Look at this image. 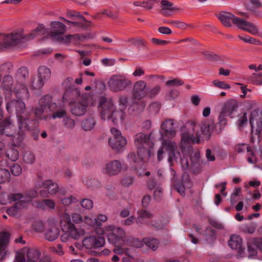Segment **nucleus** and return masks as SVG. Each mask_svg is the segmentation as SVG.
I'll return each instance as SVG.
<instances>
[{"label": "nucleus", "instance_id": "obj_1", "mask_svg": "<svg viewBox=\"0 0 262 262\" xmlns=\"http://www.w3.org/2000/svg\"><path fill=\"white\" fill-rule=\"evenodd\" d=\"M127 99H120L119 110H116L112 99H100L99 110L102 119L111 120L114 124L122 123L125 117L124 110L127 106Z\"/></svg>", "mask_w": 262, "mask_h": 262}, {"label": "nucleus", "instance_id": "obj_2", "mask_svg": "<svg viewBox=\"0 0 262 262\" xmlns=\"http://www.w3.org/2000/svg\"><path fill=\"white\" fill-rule=\"evenodd\" d=\"M241 113L238 115L237 124L239 127H243L248 122L247 114L250 113L249 119L251 132L256 135L262 130V112L256 105L246 103L239 105Z\"/></svg>", "mask_w": 262, "mask_h": 262}, {"label": "nucleus", "instance_id": "obj_3", "mask_svg": "<svg viewBox=\"0 0 262 262\" xmlns=\"http://www.w3.org/2000/svg\"><path fill=\"white\" fill-rule=\"evenodd\" d=\"M208 126L205 123L199 124L193 121L186 122L181 128V142L183 144L199 143L202 135L208 132Z\"/></svg>", "mask_w": 262, "mask_h": 262}, {"label": "nucleus", "instance_id": "obj_4", "mask_svg": "<svg viewBox=\"0 0 262 262\" xmlns=\"http://www.w3.org/2000/svg\"><path fill=\"white\" fill-rule=\"evenodd\" d=\"M46 32V29L43 25L40 24L31 33L26 35H24L21 32L8 34L5 35L3 41L0 42V50H3L9 47L16 46L20 42L32 39L38 35L45 34Z\"/></svg>", "mask_w": 262, "mask_h": 262}, {"label": "nucleus", "instance_id": "obj_5", "mask_svg": "<svg viewBox=\"0 0 262 262\" xmlns=\"http://www.w3.org/2000/svg\"><path fill=\"white\" fill-rule=\"evenodd\" d=\"M221 23L227 27L231 26V21L239 29L248 32L253 35L259 33L257 27L253 23L235 16L228 12H221L217 15Z\"/></svg>", "mask_w": 262, "mask_h": 262}, {"label": "nucleus", "instance_id": "obj_6", "mask_svg": "<svg viewBox=\"0 0 262 262\" xmlns=\"http://www.w3.org/2000/svg\"><path fill=\"white\" fill-rule=\"evenodd\" d=\"M97 233L98 234L105 236L110 243L116 246H123L126 244L125 231L120 227L110 225L103 228L97 229Z\"/></svg>", "mask_w": 262, "mask_h": 262}, {"label": "nucleus", "instance_id": "obj_7", "mask_svg": "<svg viewBox=\"0 0 262 262\" xmlns=\"http://www.w3.org/2000/svg\"><path fill=\"white\" fill-rule=\"evenodd\" d=\"M162 143L159 148L157 152V160L159 162L162 161L164 157L165 152H166L168 156V162L170 164L176 162L180 157V152L178 150L177 146L173 141L165 140L162 136L161 137Z\"/></svg>", "mask_w": 262, "mask_h": 262}, {"label": "nucleus", "instance_id": "obj_8", "mask_svg": "<svg viewBox=\"0 0 262 262\" xmlns=\"http://www.w3.org/2000/svg\"><path fill=\"white\" fill-rule=\"evenodd\" d=\"M135 144L137 148L139 159L143 162H147L152 154L153 144L149 137L143 133H139L136 136Z\"/></svg>", "mask_w": 262, "mask_h": 262}, {"label": "nucleus", "instance_id": "obj_9", "mask_svg": "<svg viewBox=\"0 0 262 262\" xmlns=\"http://www.w3.org/2000/svg\"><path fill=\"white\" fill-rule=\"evenodd\" d=\"M21 124L18 130L14 121L10 117L3 120L0 123V135L11 137L13 142L18 144L23 138V132L20 130V128L23 127V123Z\"/></svg>", "mask_w": 262, "mask_h": 262}, {"label": "nucleus", "instance_id": "obj_10", "mask_svg": "<svg viewBox=\"0 0 262 262\" xmlns=\"http://www.w3.org/2000/svg\"><path fill=\"white\" fill-rule=\"evenodd\" d=\"M60 225L63 232H68L71 238L77 239L84 234L83 230L77 229L71 222V217L67 212H63L59 216Z\"/></svg>", "mask_w": 262, "mask_h": 262}, {"label": "nucleus", "instance_id": "obj_11", "mask_svg": "<svg viewBox=\"0 0 262 262\" xmlns=\"http://www.w3.org/2000/svg\"><path fill=\"white\" fill-rule=\"evenodd\" d=\"M130 84L131 81L125 75L120 74L112 76L108 81L110 89L115 92L122 91Z\"/></svg>", "mask_w": 262, "mask_h": 262}, {"label": "nucleus", "instance_id": "obj_12", "mask_svg": "<svg viewBox=\"0 0 262 262\" xmlns=\"http://www.w3.org/2000/svg\"><path fill=\"white\" fill-rule=\"evenodd\" d=\"M35 187L37 188H42L39 191V194L41 197L48 198L49 195H54L59 191V186L56 182L51 179H48L44 182H37Z\"/></svg>", "mask_w": 262, "mask_h": 262}, {"label": "nucleus", "instance_id": "obj_13", "mask_svg": "<svg viewBox=\"0 0 262 262\" xmlns=\"http://www.w3.org/2000/svg\"><path fill=\"white\" fill-rule=\"evenodd\" d=\"M39 257L37 250L25 247L16 254V259L18 262H36Z\"/></svg>", "mask_w": 262, "mask_h": 262}, {"label": "nucleus", "instance_id": "obj_14", "mask_svg": "<svg viewBox=\"0 0 262 262\" xmlns=\"http://www.w3.org/2000/svg\"><path fill=\"white\" fill-rule=\"evenodd\" d=\"M238 106L239 105L235 99L227 101L222 106L221 115L219 116L220 123L226 124V120L224 118L225 116L233 118V114L237 111Z\"/></svg>", "mask_w": 262, "mask_h": 262}, {"label": "nucleus", "instance_id": "obj_15", "mask_svg": "<svg viewBox=\"0 0 262 262\" xmlns=\"http://www.w3.org/2000/svg\"><path fill=\"white\" fill-rule=\"evenodd\" d=\"M70 104L72 114L80 116L85 114L88 106L93 105V99H77V101L71 102Z\"/></svg>", "mask_w": 262, "mask_h": 262}, {"label": "nucleus", "instance_id": "obj_16", "mask_svg": "<svg viewBox=\"0 0 262 262\" xmlns=\"http://www.w3.org/2000/svg\"><path fill=\"white\" fill-rule=\"evenodd\" d=\"M111 132L113 137L109 140L110 145L114 150L121 149L126 144V139L122 137L120 132L115 128H112Z\"/></svg>", "mask_w": 262, "mask_h": 262}, {"label": "nucleus", "instance_id": "obj_17", "mask_svg": "<svg viewBox=\"0 0 262 262\" xmlns=\"http://www.w3.org/2000/svg\"><path fill=\"white\" fill-rule=\"evenodd\" d=\"M122 169V166L121 162L115 160L105 163L102 169V171L104 174L112 177L119 174Z\"/></svg>", "mask_w": 262, "mask_h": 262}, {"label": "nucleus", "instance_id": "obj_18", "mask_svg": "<svg viewBox=\"0 0 262 262\" xmlns=\"http://www.w3.org/2000/svg\"><path fill=\"white\" fill-rule=\"evenodd\" d=\"M13 78L10 75L4 77L2 86L0 89V98H10L13 93Z\"/></svg>", "mask_w": 262, "mask_h": 262}, {"label": "nucleus", "instance_id": "obj_19", "mask_svg": "<svg viewBox=\"0 0 262 262\" xmlns=\"http://www.w3.org/2000/svg\"><path fill=\"white\" fill-rule=\"evenodd\" d=\"M104 244V238L99 236L91 235L85 238L83 241V245L89 249L102 247Z\"/></svg>", "mask_w": 262, "mask_h": 262}, {"label": "nucleus", "instance_id": "obj_20", "mask_svg": "<svg viewBox=\"0 0 262 262\" xmlns=\"http://www.w3.org/2000/svg\"><path fill=\"white\" fill-rule=\"evenodd\" d=\"M13 202H22L26 204L25 195L20 193H10L7 195L5 193L0 192V203L3 205Z\"/></svg>", "mask_w": 262, "mask_h": 262}, {"label": "nucleus", "instance_id": "obj_21", "mask_svg": "<svg viewBox=\"0 0 262 262\" xmlns=\"http://www.w3.org/2000/svg\"><path fill=\"white\" fill-rule=\"evenodd\" d=\"M146 83L143 80L136 82L133 86V98H144L147 97Z\"/></svg>", "mask_w": 262, "mask_h": 262}, {"label": "nucleus", "instance_id": "obj_22", "mask_svg": "<svg viewBox=\"0 0 262 262\" xmlns=\"http://www.w3.org/2000/svg\"><path fill=\"white\" fill-rule=\"evenodd\" d=\"M9 242V234L4 232L0 234V262L3 261L7 253V248Z\"/></svg>", "mask_w": 262, "mask_h": 262}, {"label": "nucleus", "instance_id": "obj_23", "mask_svg": "<svg viewBox=\"0 0 262 262\" xmlns=\"http://www.w3.org/2000/svg\"><path fill=\"white\" fill-rule=\"evenodd\" d=\"M161 128L164 132V135L168 138H172L176 134L173 120L168 119L165 120L161 124Z\"/></svg>", "mask_w": 262, "mask_h": 262}, {"label": "nucleus", "instance_id": "obj_24", "mask_svg": "<svg viewBox=\"0 0 262 262\" xmlns=\"http://www.w3.org/2000/svg\"><path fill=\"white\" fill-rule=\"evenodd\" d=\"M51 26L53 28L56 29V30L50 33V35L53 37L59 38L66 31V26L60 21H52L51 23Z\"/></svg>", "mask_w": 262, "mask_h": 262}, {"label": "nucleus", "instance_id": "obj_25", "mask_svg": "<svg viewBox=\"0 0 262 262\" xmlns=\"http://www.w3.org/2000/svg\"><path fill=\"white\" fill-rule=\"evenodd\" d=\"M161 5V13L166 16H169L173 14V11L179 10V8L173 7V4L167 0H162Z\"/></svg>", "mask_w": 262, "mask_h": 262}, {"label": "nucleus", "instance_id": "obj_26", "mask_svg": "<svg viewBox=\"0 0 262 262\" xmlns=\"http://www.w3.org/2000/svg\"><path fill=\"white\" fill-rule=\"evenodd\" d=\"M13 93L17 98H28L30 96L28 89L23 83H17Z\"/></svg>", "mask_w": 262, "mask_h": 262}, {"label": "nucleus", "instance_id": "obj_27", "mask_svg": "<svg viewBox=\"0 0 262 262\" xmlns=\"http://www.w3.org/2000/svg\"><path fill=\"white\" fill-rule=\"evenodd\" d=\"M27 207L26 204L22 202H16L14 205L8 208L7 213L12 216H16L20 214L21 211Z\"/></svg>", "mask_w": 262, "mask_h": 262}, {"label": "nucleus", "instance_id": "obj_28", "mask_svg": "<svg viewBox=\"0 0 262 262\" xmlns=\"http://www.w3.org/2000/svg\"><path fill=\"white\" fill-rule=\"evenodd\" d=\"M81 96L79 90L74 85L67 88L62 98H78Z\"/></svg>", "mask_w": 262, "mask_h": 262}, {"label": "nucleus", "instance_id": "obj_29", "mask_svg": "<svg viewBox=\"0 0 262 262\" xmlns=\"http://www.w3.org/2000/svg\"><path fill=\"white\" fill-rule=\"evenodd\" d=\"M152 214L150 212L145 210H140L137 211V218L136 220V224L139 226H142L144 223V220L146 219H150L152 217Z\"/></svg>", "mask_w": 262, "mask_h": 262}, {"label": "nucleus", "instance_id": "obj_30", "mask_svg": "<svg viewBox=\"0 0 262 262\" xmlns=\"http://www.w3.org/2000/svg\"><path fill=\"white\" fill-rule=\"evenodd\" d=\"M59 235V229L56 227L52 226L47 230L45 233V238L50 242H52L56 240Z\"/></svg>", "mask_w": 262, "mask_h": 262}, {"label": "nucleus", "instance_id": "obj_31", "mask_svg": "<svg viewBox=\"0 0 262 262\" xmlns=\"http://www.w3.org/2000/svg\"><path fill=\"white\" fill-rule=\"evenodd\" d=\"M228 245L232 249H238L239 251H241L242 239L238 235H233L231 236L230 239L228 242Z\"/></svg>", "mask_w": 262, "mask_h": 262}, {"label": "nucleus", "instance_id": "obj_32", "mask_svg": "<svg viewBox=\"0 0 262 262\" xmlns=\"http://www.w3.org/2000/svg\"><path fill=\"white\" fill-rule=\"evenodd\" d=\"M124 41L128 46H136L141 47H145L147 45V42L140 37H131L125 39Z\"/></svg>", "mask_w": 262, "mask_h": 262}, {"label": "nucleus", "instance_id": "obj_33", "mask_svg": "<svg viewBox=\"0 0 262 262\" xmlns=\"http://www.w3.org/2000/svg\"><path fill=\"white\" fill-rule=\"evenodd\" d=\"M29 75L27 68L25 67L20 68L17 71L15 75L16 81L19 83L24 82Z\"/></svg>", "mask_w": 262, "mask_h": 262}, {"label": "nucleus", "instance_id": "obj_34", "mask_svg": "<svg viewBox=\"0 0 262 262\" xmlns=\"http://www.w3.org/2000/svg\"><path fill=\"white\" fill-rule=\"evenodd\" d=\"M105 89L106 86L103 82H98L92 90L93 94L99 97V98H106L105 96L102 95Z\"/></svg>", "mask_w": 262, "mask_h": 262}, {"label": "nucleus", "instance_id": "obj_35", "mask_svg": "<svg viewBox=\"0 0 262 262\" xmlns=\"http://www.w3.org/2000/svg\"><path fill=\"white\" fill-rule=\"evenodd\" d=\"M143 244L153 251H156L159 245V242L156 238L147 237L143 239Z\"/></svg>", "mask_w": 262, "mask_h": 262}, {"label": "nucleus", "instance_id": "obj_36", "mask_svg": "<svg viewBox=\"0 0 262 262\" xmlns=\"http://www.w3.org/2000/svg\"><path fill=\"white\" fill-rule=\"evenodd\" d=\"M51 75V70L45 66H41L38 70V76L43 80H48Z\"/></svg>", "mask_w": 262, "mask_h": 262}, {"label": "nucleus", "instance_id": "obj_37", "mask_svg": "<svg viewBox=\"0 0 262 262\" xmlns=\"http://www.w3.org/2000/svg\"><path fill=\"white\" fill-rule=\"evenodd\" d=\"M9 107H14L17 112L20 113L25 107V104L20 99L14 100L9 105H7V108L8 110Z\"/></svg>", "mask_w": 262, "mask_h": 262}, {"label": "nucleus", "instance_id": "obj_38", "mask_svg": "<svg viewBox=\"0 0 262 262\" xmlns=\"http://www.w3.org/2000/svg\"><path fill=\"white\" fill-rule=\"evenodd\" d=\"M202 54L206 59L211 61H223L220 56L210 51H204L202 52Z\"/></svg>", "mask_w": 262, "mask_h": 262}, {"label": "nucleus", "instance_id": "obj_39", "mask_svg": "<svg viewBox=\"0 0 262 262\" xmlns=\"http://www.w3.org/2000/svg\"><path fill=\"white\" fill-rule=\"evenodd\" d=\"M126 243L129 246L135 248H141L143 246V241H141L138 238L133 237H126Z\"/></svg>", "mask_w": 262, "mask_h": 262}, {"label": "nucleus", "instance_id": "obj_40", "mask_svg": "<svg viewBox=\"0 0 262 262\" xmlns=\"http://www.w3.org/2000/svg\"><path fill=\"white\" fill-rule=\"evenodd\" d=\"M161 90V86L157 85L155 86L147 88V97L154 98L157 96Z\"/></svg>", "mask_w": 262, "mask_h": 262}, {"label": "nucleus", "instance_id": "obj_41", "mask_svg": "<svg viewBox=\"0 0 262 262\" xmlns=\"http://www.w3.org/2000/svg\"><path fill=\"white\" fill-rule=\"evenodd\" d=\"M83 222H84L85 224L90 226L100 227L102 225V223L97 221V219L93 218L92 217L89 215L84 216V219H83Z\"/></svg>", "mask_w": 262, "mask_h": 262}, {"label": "nucleus", "instance_id": "obj_42", "mask_svg": "<svg viewBox=\"0 0 262 262\" xmlns=\"http://www.w3.org/2000/svg\"><path fill=\"white\" fill-rule=\"evenodd\" d=\"M35 161L33 153L30 151H26L23 155V161L26 164H32Z\"/></svg>", "mask_w": 262, "mask_h": 262}, {"label": "nucleus", "instance_id": "obj_43", "mask_svg": "<svg viewBox=\"0 0 262 262\" xmlns=\"http://www.w3.org/2000/svg\"><path fill=\"white\" fill-rule=\"evenodd\" d=\"M184 81L179 78H172L165 82V86L167 87H174L183 85Z\"/></svg>", "mask_w": 262, "mask_h": 262}, {"label": "nucleus", "instance_id": "obj_44", "mask_svg": "<svg viewBox=\"0 0 262 262\" xmlns=\"http://www.w3.org/2000/svg\"><path fill=\"white\" fill-rule=\"evenodd\" d=\"M199 155L195 154L194 156L191 158V168L194 172H197L200 169V164L199 162Z\"/></svg>", "mask_w": 262, "mask_h": 262}, {"label": "nucleus", "instance_id": "obj_45", "mask_svg": "<svg viewBox=\"0 0 262 262\" xmlns=\"http://www.w3.org/2000/svg\"><path fill=\"white\" fill-rule=\"evenodd\" d=\"M6 155L12 161H16L19 157L18 151L14 148L8 149L6 151Z\"/></svg>", "mask_w": 262, "mask_h": 262}, {"label": "nucleus", "instance_id": "obj_46", "mask_svg": "<svg viewBox=\"0 0 262 262\" xmlns=\"http://www.w3.org/2000/svg\"><path fill=\"white\" fill-rule=\"evenodd\" d=\"M95 124V121L93 118H89L84 120L82 123V128L86 131L91 130Z\"/></svg>", "mask_w": 262, "mask_h": 262}, {"label": "nucleus", "instance_id": "obj_47", "mask_svg": "<svg viewBox=\"0 0 262 262\" xmlns=\"http://www.w3.org/2000/svg\"><path fill=\"white\" fill-rule=\"evenodd\" d=\"M43 80L41 78L37 76V77L33 78L32 80L31 86L34 90H39L43 85Z\"/></svg>", "mask_w": 262, "mask_h": 262}, {"label": "nucleus", "instance_id": "obj_48", "mask_svg": "<svg viewBox=\"0 0 262 262\" xmlns=\"http://www.w3.org/2000/svg\"><path fill=\"white\" fill-rule=\"evenodd\" d=\"M38 194H39V192L38 193L37 190L35 189L30 190L27 193L24 195L25 197L26 204L27 205L28 203L31 202L33 199L37 197Z\"/></svg>", "mask_w": 262, "mask_h": 262}, {"label": "nucleus", "instance_id": "obj_49", "mask_svg": "<svg viewBox=\"0 0 262 262\" xmlns=\"http://www.w3.org/2000/svg\"><path fill=\"white\" fill-rule=\"evenodd\" d=\"M83 182L87 185L88 187L92 188H97L99 187L100 183L99 181L93 179H87L83 181Z\"/></svg>", "mask_w": 262, "mask_h": 262}, {"label": "nucleus", "instance_id": "obj_50", "mask_svg": "<svg viewBox=\"0 0 262 262\" xmlns=\"http://www.w3.org/2000/svg\"><path fill=\"white\" fill-rule=\"evenodd\" d=\"M63 125L66 128L72 130L75 126V122L72 118L69 117H66L63 119Z\"/></svg>", "mask_w": 262, "mask_h": 262}, {"label": "nucleus", "instance_id": "obj_51", "mask_svg": "<svg viewBox=\"0 0 262 262\" xmlns=\"http://www.w3.org/2000/svg\"><path fill=\"white\" fill-rule=\"evenodd\" d=\"M60 201L62 204L64 206H69L72 204L77 202V199L74 196L71 195L68 197L61 198Z\"/></svg>", "mask_w": 262, "mask_h": 262}, {"label": "nucleus", "instance_id": "obj_52", "mask_svg": "<svg viewBox=\"0 0 262 262\" xmlns=\"http://www.w3.org/2000/svg\"><path fill=\"white\" fill-rule=\"evenodd\" d=\"M134 177L132 176H125L121 180V184L125 187H129L133 184Z\"/></svg>", "mask_w": 262, "mask_h": 262}, {"label": "nucleus", "instance_id": "obj_53", "mask_svg": "<svg viewBox=\"0 0 262 262\" xmlns=\"http://www.w3.org/2000/svg\"><path fill=\"white\" fill-rule=\"evenodd\" d=\"M164 23L172 24L175 26L177 28L182 29H186L188 26L187 24L184 22L177 20H167L165 21Z\"/></svg>", "mask_w": 262, "mask_h": 262}, {"label": "nucleus", "instance_id": "obj_54", "mask_svg": "<svg viewBox=\"0 0 262 262\" xmlns=\"http://www.w3.org/2000/svg\"><path fill=\"white\" fill-rule=\"evenodd\" d=\"M235 150L238 153H242L246 150L247 152H250L251 149L249 145L246 144H238L235 146Z\"/></svg>", "mask_w": 262, "mask_h": 262}, {"label": "nucleus", "instance_id": "obj_55", "mask_svg": "<svg viewBox=\"0 0 262 262\" xmlns=\"http://www.w3.org/2000/svg\"><path fill=\"white\" fill-rule=\"evenodd\" d=\"M238 37L241 40H243L244 42L246 43H249L253 45H259L260 43L259 40L249 37L248 36L245 37L239 36Z\"/></svg>", "mask_w": 262, "mask_h": 262}, {"label": "nucleus", "instance_id": "obj_56", "mask_svg": "<svg viewBox=\"0 0 262 262\" xmlns=\"http://www.w3.org/2000/svg\"><path fill=\"white\" fill-rule=\"evenodd\" d=\"M241 192V188H235L231 195L230 202L232 204H234L237 201V197L239 195Z\"/></svg>", "mask_w": 262, "mask_h": 262}, {"label": "nucleus", "instance_id": "obj_57", "mask_svg": "<svg viewBox=\"0 0 262 262\" xmlns=\"http://www.w3.org/2000/svg\"><path fill=\"white\" fill-rule=\"evenodd\" d=\"M13 65L11 62H6L0 66V71L3 73H10L12 71Z\"/></svg>", "mask_w": 262, "mask_h": 262}, {"label": "nucleus", "instance_id": "obj_58", "mask_svg": "<svg viewBox=\"0 0 262 262\" xmlns=\"http://www.w3.org/2000/svg\"><path fill=\"white\" fill-rule=\"evenodd\" d=\"M213 85L217 88L225 89H228L230 88L229 84L225 81H221L218 80H213L212 82Z\"/></svg>", "mask_w": 262, "mask_h": 262}, {"label": "nucleus", "instance_id": "obj_59", "mask_svg": "<svg viewBox=\"0 0 262 262\" xmlns=\"http://www.w3.org/2000/svg\"><path fill=\"white\" fill-rule=\"evenodd\" d=\"M11 171L13 175L18 176L22 172V168L18 164H14L12 166Z\"/></svg>", "mask_w": 262, "mask_h": 262}, {"label": "nucleus", "instance_id": "obj_60", "mask_svg": "<svg viewBox=\"0 0 262 262\" xmlns=\"http://www.w3.org/2000/svg\"><path fill=\"white\" fill-rule=\"evenodd\" d=\"M243 232L247 233H253L255 230V227L253 224H246L242 227Z\"/></svg>", "mask_w": 262, "mask_h": 262}, {"label": "nucleus", "instance_id": "obj_61", "mask_svg": "<svg viewBox=\"0 0 262 262\" xmlns=\"http://www.w3.org/2000/svg\"><path fill=\"white\" fill-rule=\"evenodd\" d=\"M50 249L52 252L58 254L59 256H61L64 254V251L62 249V246L60 244H57L55 246L51 247Z\"/></svg>", "mask_w": 262, "mask_h": 262}, {"label": "nucleus", "instance_id": "obj_62", "mask_svg": "<svg viewBox=\"0 0 262 262\" xmlns=\"http://www.w3.org/2000/svg\"><path fill=\"white\" fill-rule=\"evenodd\" d=\"M42 204L51 210H54L55 208V203L51 199H45L42 201Z\"/></svg>", "mask_w": 262, "mask_h": 262}, {"label": "nucleus", "instance_id": "obj_63", "mask_svg": "<svg viewBox=\"0 0 262 262\" xmlns=\"http://www.w3.org/2000/svg\"><path fill=\"white\" fill-rule=\"evenodd\" d=\"M81 206L86 209H91L93 208V203L89 199H84L81 202Z\"/></svg>", "mask_w": 262, "mask_h": 262}, {"label": "nucleus", "instance_id": "obj_64", "mask_svg": "<svg viewBox=\"0 0 262 262\" xmlns=\"http://www.w3.org/2000/svg\"><path fill=\"white\" fill-rule=\"evenodd\" d=\"M127 160L128 161V162L130 164L138 163V161L140 160L139 158L138 159L137 158L135 153L134 152H131L127 155Z\"/></svg>", "mask_w": 262, "mask_h": 262}]
</instances>
